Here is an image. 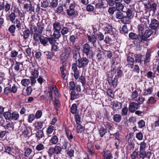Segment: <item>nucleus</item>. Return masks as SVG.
Listing matches in <instances>:
<instances>
[{
	"instance_id": "39",
	"label": "nucleus",
	"mask_w": 159,
	"mask_h": 159,
	"mask_svg": "<svg viewBox=\"0 0 159 159\" xmlns=\"http://www.w3.org/2000/svg\"><path fill=\"white\" fill-rule=\"evenodd\" d=\"M16 29V27L15 25H11L9 27L8 31L12 36H14Z\"/></svg>"
},
{
	"instance_id": "49",
	"label": "nucleus",
	"mask_w": 159,
	"mask_h": 159,
	"mask_svg": "<svg viewBox=\"0 0 159 159\" xmlns=\"http://www.w3.org/2000/svg\"><path fill=\"white\" fill-rule=\"evenodd\" d=\"M132 94L131 97L132 99H135L137 98L138 96V92L136 90H134V88L132 87Z\"/></svg>"
},
{
	"instance_id": "22",
	"label": "nucleus",
	"mask_w": 159,
	"mask_h": 159,
	"mask_svg": "<svg viewBox=\"0 0 159 159\" xmlns=\"http://www.w3.org/2000/svg\"><path fill=\"white\" fill-rule=\"evenodd\" d=\"M133 11L134 9L131 8H129L127 9V10L126 11V13L127 16H125V17L126 18V20L127 24H129V23L130 18L132 16V12Z\"/></svg>"
},
{
	"instance_id": "59",
	"label": "nucleus",
	"mask_w": 159,
	"mask_h": 159,
	"mask_svg": "<svg viewBox=\"0 0 159 159\" xmlns=\"http://www.w3.org/2000/svg\"><path fill=\"white\" fill-rule=\"evenodd\" d=\"M32 152V151L31 149L28 148L25 150L24 155L26 157H29Z\"/></svg>"
},
{
	"instance_id": "20",
	"label": "nucleus",
	"mask_w": 159,
	"mask_h": 159,
	"mask_svg": "<svg viewBox=\"0 0 159 159\" xmlns=\"http://www.w3.org/2000/svg\"><path fill=\"white\" fill-rule=\"evenodd\" d=\"M106 32L115 37L116 34L113 30V27L111 25H108L105 28Z\"/></svg>"
},
{
	"instance_id": "55",
	"label": "nucleus",
	"mask_w": 159,
	"mask_h": 159,
	"mask_svg": "<svg viewBox=\"0 0 159 159\" xmlns=\"http://www.w3.org/2000/svg\"><path fill=\"white\" fill-rule=\"evenodd\" d=\"M65 152L68 156L70 157L71 158L74 157V151L73 149H67L66 150Z\"/></svg>"
},
{
	"instance_id": "14",
	"label": "nucleus",
	"mask_w": 159,
	"mask_h": 159,
	"mask_svg": "<svg viewBox=\"0 0 159 159\" xmlns=\"http://www.w3.org/2000/svg\"><path fill=\"white\" fill-rule=\"evenodd\" d=\"M87 37L88 40L91 43L93 46L94 47H96L97 38L95 35L93 34L92 35H90L87 34Z\"/></svg>"
},
{
	"instance_id": "62",
	"label": "nucleus",
	"mask_w": 159,
	"mask_h": 159,
	"mask_svg": "<svg viewBox=\"0 0 159 159\" xmlns=\"http://www.w3.org/2000/svg\"><path fill=\"white\" fill-rule=\"evenodd\" d=\"M129 112V107L128 108L126 106L123 107L121 110V115L122 116H126L128 112Z\"/></svg>"
},
{
	"instance_id": "18",
	"label": "nucleus",
	"mask_w": 159,
	"mask_h": 159,
	"mask_svg": "<svg viewBox=\"0 0 159 159\" xmlns=\"http://www.w3.org/2000/svg\"><path fill=\"white\" fill-rule=\"evenodd\" d=\"M44 137V134L43 130H39L35 134V137L37 141L40 140Z\"/></svg>"
},
{
	"instance_id": "8",
	"label": "nucleus",
	"mask_w": 159,
	"mask_h": 159,
	"mask_svg": "<svg viewBox=\"0 0 159 159\" xmlns=\"http://www.w3.org/2000/svg\"><path fill=\"white\" fill-rule=\"evenodd\" d=\"M149 27L152 30H155L153 37L156 36L158 34V29H159L158 20L154 18L152 19Z\"/></svg>"
},
{
	"instance_id": "64",
	"label": "nucleus",
	"mask_w": 159,
	"mask_h": 159,
	"mask_svg": "<svg viewBox=\"0 0 159 159\" xmlns=\"http://www.w3.org/2000/svg\"><path fill=\"white\" fill-rule=\"evenodd\" d=\"M157 102L154 97L151 96L149 98L147 102L148 104H152L155 103Z\"/></svg>"
},
{
	"instance_id": "6",
	"label": "nucleus",
	"mask_w": 159,
	"mask_h": 159,
	"mask_svg": "<svg viewBox=\"0 0 159 159\" xmlns=\"http://www.w3.org/2000/svg\"><path fill=\"white\" fill-rule=\"evenodd\" d=\"M88 58L85 57H81L80 54L79 53L78 58L75 61V63L78 65V67L80 68L87 66L89 62Z\"/></svg>"
},
{
	"instance_id": "48",
	"label": "nucleus",
	"mask_w": 159,
	"mask_h": 159,
	"mask_svg": "<svg viewBox=\"0 0 159 159\" xmlns=\"http://www.w3.org/2000/svg\"><path fill=\"white\" fill-rule=\"evenodd\" d=\"M97 54L96 56L97 57L98 59V60L99 61H101L103 56V52L100 49L98 50L97 51Z\"/></svg>"
},
{
	"instance_id": "57",
	"label": "nucleus",
	"mask_w": 159,
	"mask_h": 159,
	"mask_svg": "<svg viewBox=\"0 0 159 159\" xmlns=\"http://www.w3.org/2000/svg\"><path fill=\"white\" fill-rule=\"evenodd\" d=\"M77 106L75 103L73 104L70 108V112L72 114H75L77 111Z\"/></svg>"
},
{
	"instance_id": "56",
	"label": "nucleus",
	"mask_w": 159,
	"mask_h": 159,
	"mask_svg": "<svg viewBox=\"0 0 159 159\" xmlns=\"http://www.w3.org/2000/svg\"><path fill=\"white\" fill-rule=\"evenodd\" d=\"M60 30H54L53 34V36L54 38L57 39H59L61 36Z\"/></svg>"
},
{
	"instance_id": "53",
	"label": "nucleus",
	"mask_w": 159,
	"mask_h": 159,
	"mask_svg": "<svg viewBox=\"0 0 159 159\" xmlns=\"http://www.w3.org/2000/svg\"><path fill=\"white\" fill-rule=\"evenodd\" d=\"M44 92L45 93V98L46 99L48 100H49V103H50L51 101L53 100V96L52 95V96L50 95V93H48L46 91H44Z\"/></svg>"
},
{
	"instance_id": "15",
	"label": "nucleus",
	"mask_w": 159,
	"mask_h": 159,
	"mask_svg": "<svg viewBox=\"0 0 159 159\" xmlns=\"http://www.w3.org/2000/svg\"><path fill=\"white\" fill-rule=\"evenodd\" d=\"M13 11L15 12L16 17H19L20 19L24 18L25 14L24 11L22 10H20L19 8L16 7L14 8Z\"/></svg>"
},
{
	"instance_id": "7",
	"label": "nucleus",
	"mask_w": 159,
	"mask_h": 159,
	"mask_svg": "<svg viewBox=\"0 0 159 159\" xmlns=\"http://www.w3.org/2000/svg\"><path fill=\"white\" fill-rule=\"evenodd\" d=\"M82 53L88 58L91 59L93 57V51L91 49L90 45L87 43L84 44L82 46Z\"/></svg>"
},
{
	"instance_id": "23",
	"label": "nucleus",
	"mask_w": 159,
	"mask_h": 159,
	"mask_svg": "<svg viewBox=\"0 0 159 159\" xmlns=\"http://www.w3.org/2000/svg\"><path fill=\"white\" fill-rule=\"evenodd\" d=\"M23 34H20V35L23 36L24 40H27L30 35V32L29 29L27 28L23 32Z\"/></svg>"
},
{
	"instance_id": "4",
	"label": "nucleus",
	"mask_w": 159,
	"mask_h": 159,
	"mask_svg": "<svg viewBox=\"0 0 159 159\" xmlns=\"http://www.w3.org/2000/svg\"><path fill=\"white\" fill-rule=\"evenodd\" d=\"M129 38L131 40H135L134 41L136 42L137 45L139 44L142 42H144V40H146V38L144 37V34H137L134 32H130L129 34Z\"/></svg>"
},
{
	"instance_id": "28",
	"label": "nucleus",
	"mask_w": 159,
	"mask_h": 159,
	"mask_svg": "<svg viewBox=\"0 0 159 159\" xmlns=\"http://www.w3.org/2000/svg\"><path fill=\"white\" fill-rule=\"evenodd\" d=\"M65 133L68 140L71 142V140L73 138V137L72 134L71 132L69 129H67L66 128L65 130Z\"/></svg>"
},
{
	"instance_id": "54",
	"label": "nucleus",
	"mask_w": 159,
	"mask_h": 159,
	"mask_svg": "<svg viewBox=\"0 0 159 159\" xmlns=\"http://www.w3.org/2000/svg\"><path fill=\"white\" fill-rule=\"evenodd\" d=\"M110 135H113L115 137V139L120 142L121 139L119 131L117 130L116 133L113 134H110Z\"/></svg>"
},
{
	"instance_id": "21",
	"label": "nucleus",
	"mask_w": 159,
	"mask_h": 159,
	"mask_svg": "<svg viewBox=\"0 0 159 159\" xmlns=\"http://www.w3.org/2000/svg\"><path fill=\"white\" fill-rule=\"evenodd\" d=\"M22 135L24 137L30 138L32 134H30V130L28 128L25 127L22 132Z\"/></svg>"
},
{
	"instance_id": "9",
	"label": "nucleus",
	"mask_w": 159,
	"mask_h": 159,
	"mask_svg": "<svg viewBox=\"0 0 159 159\" xmlns=\"http://www.w3.org/2000/svg\"><path fill=\"white\" fill-rule=\"evenodd\" d=\"M145 10L149 11H152L155 13L157 10V4L154 1L151 2L148 1L147 4H144Z\"/></svg>"
},
{
	"instance_id": "1",
	"label": "nucleus",
	"mask_w": 159,
	"mask_h": 159,
	"mask_svg": "<svg viewBox=\"0 0 159 159\" xmlns=\"http://www.w3.org/2000/svg\"><path fill=\"white\" fill-rule=\"evenodd\" d=\"M151 56V52L150 49L147 50L145 56L140 54H136L134 55L136 63L141 64L143 62L144 65H146L150 62Z\"/></svg>"
},
{
	"instance_id": "13",
	"label": "nucleus",
	"mask_w": 159,
	"mask_h": 159,
	"mask_svg": "<svg viewBox=\"0 0 159 159\" xmlns=\"http://www.w3.org/2000/svg\"><path fill=\"white\" fill-rule=\"evenodd\" d=\"M116 17L117 19H120L121 22L125 24H127L126 20V18L125 17L122 12L120 11L117 12L116 13Z\"/></svg>"
},
{
	"instance_id": "11",
	"label": "nucleus",
	"mask_w": 159,
	"mask_h": 159,
	"mask_svg": "<svg viewBox=\"0 0 159 159\" xmlns=\"http://www.w3.org/2000/svg\"><path fill=\"white\" fill-rule=\"evenodd\" d=\"M140 106L138 103L135 102L130 101L129 102V113H134L138 109Z\"/></svg>"
},
{
	"instance_id": "12",
	"label": "nucleus",
	"mask_w": 159,
	"mask_h": 159,
	"mask_svg": "<svg viewBox=\"0 0 159 159\" xmlns=\"http://www.w3.org/2000/svg\"><path fill=\"white\" fill-rule=\"evenodd\" d=\"M23 8L27 12L31 14H35V8L32 4L26 3L24 5Z\"/></svg>"
},
{
	"instance_id": "33",
	"label": "nucleus",
	"mask_w": 159,
	"mask_h": 159,
	"mask_svg": "<svg viewBox=\"0 0 159 159\" xmlns=\"http://www.w3.org/2000/svg\"><path fill=\"white\" fill-rule=\"evenodd\" d=\"M38 29L37 32L39 34H42L43 30L44 29V25L43 24L38 22L37 24Z\"/></svg>"
},
{
	"instance_id": "27",
	"label": "nucleus",
	"mask_w": 159,
	"mask_h": 159,
	"mask_svg": "<svg viewBox=\"0 0 159 159\" xmlns=\"http://www.w3.org/2000/svg\"><path fill=\"white\" fill-rule=\"evenodd\" d=\"M98 134L101 138H103L107 133V129H106L103 126L101 127L98 130Z\"/></svg>"
},
{
	"instance_id": "47",
	"label": "nucleus",
	"mask_w": 159,
	"mask_h": 159,
	"mask_svg": "<svg viewBox=\"0 0 159 159\" xmlns=\"http://www.w3.org/2000/svg\"><path fill=\"white\" fill-rule=\"evenodd\" d=\"M54 148V152L56 155H59L61 153V152L62 150L61 147L59 146H56Z\"/></svg>"
},
{
	"instance_id": "42",
	"label": "nucleus",
	"mask_w": 159,
	"mask_h": 159,
	"mask_svg": "<svg viewBox=\"0 0 159 159\" xmlns=\"http://www.w3.org/2000/svg\"><path fill=\"white\" fill-rule=\"evenodd\" d=\"M41 7L43 8H47L49 6V0H43L41 2Z\"/></svg>"
},
{
	"instance_id": "31",
	"label": "nucleus",
	"mask_w": 159,
	"mask_h": 159,
	"mask_svg": "<svg viewBox=\"0 0 159 159\" xmlns=\"http://www.w3.org/2000/svg\"><path fill=\"white\" fill-rule=\"evenodd\" d=\"M49 7L51 8H55L58 5V0H49Z\"/></svg>"
},
{
	"instance_id": "37",
	"label": "nucleus",
	"mask_w": 159,
	"mask_h": 159,
	"mask_svg": "<svg viewBox=\"0 0 159 159\" xmlns=\"http://www.w3.org/2000/svg\"><path fill=\"white\" fill-rule=\"evenodd\" d=\"M45 56L48 59L51 60L53 57L54 53L52 51H46L44 52Z\"/></svg>"
},
{
	"instance_id": "19",
	"label": "nucleus",
	"mask_w": 159,
	"mask_h": 159,
	"mask_svg": "<svg viewBox=\"0 0 159 159\" xmlns=\"http://www.w3.org/2000/svg\"><path fill=\"white\" fill-rule=\"evenodd\" d=\"M16 16L14 12H11L9 14V15L6 17V19L7 20H9L13 23H15L14 21L16 19Z\"/></svg>"
},
{
	"instance_id": "60",
	"label": "nucleus",
	"mask_w": 159,
	"mask_h": 159,
	"mask_svg": "<svg viewBox=\"0 0 159 159\" xmlns=\"http://www.w3.org/2000/svg\"><path fill=\"white\" fill-rule=\"evenodd\" d=\"M61 34L63 35L68 34V32H70L69 29L66 27L63 26L62 28H61Z\"/></svg>"
},
{
	"instance_id": "24",
	"label": "nucleus",
	"mask_w": 159,
	"mask_h": 159,
	"mask_svg": "<svg viewBox=\"0 0 159 159\" xmlns=\"http://www.w3.org/2000/svg\"><path fill=\"white\" fill-rule=\"evenodd\" d=\"M55 133L54 132L50 140V142L52 144H57L59 142V139L58 137L55 135H54Z\"/></svg>"
},
{
	"instance_id": "35",
	"label": "nucleus",
	"mask_w": 159,
	"mask_h": 159,
	"mask_svg": "<svg viewBox=\"0 0 159 159\" xmlns=\"http://www.w3.org/2000/svg\"><path fill=\"white\" fill-rule=\"evenodd\" d=\"M55 12L58 15H64L65 14V12L64 11V9L62 6H58Z\"/></svg>"
},
{
	"instance_id": "63",
	"label": "nucleus",
	"mask_w": 159,
	"mask_h": 159,
	"mask_svg": "<svg viewBox=\"0 0 159 159\" xmlns=\"http://www.w3.org/2000/svg\"><path fill=\"white\" fill-rule=\"evenodd\" d=\"M138 31L139 33V34L140 35L144 34V27L142 25H139L138 26Z\"/></svg>"
},
{
	"instance_id": "5",
	"label": "nucleus",
	"mask_w": 159,
	"mask_h": 159,
	"mask_svg": "<svg viewBox=\"0 0 159 159\" xmlns=\"http://www.w3.org/2000/svg\"><path fill=\"white\" fill-rule=\"evenodd\" d=\"M71 49L69 47L63 48V51L60 56V61L62 64H64L70 57L71 55Z\"/></svg>"
},
{
	"instance_id": "52",
	"label": "nucleus",
	"mask_w": 159,
	"mask_h": 159,
	"mask_svg": "<svg viewBox=\"0 0 159 159\" xmlns=\"http://www.w3.org/2000/svg\"><path fill=\"white\" fill-rule=\"evenodd\" d=\"M153 89L152 87H150L144 90L143 95L147 96L148 95L151 94L153 92Z\"/></svg>"
},
{
	"instance_id": "40",
	"label": "nucleus",
	"mask_w": 159,
	"mask_h": 159,
	"mask_svg": "<svg viewBox=\"0 0 159 159\" xmlns=\"http://www.w3.org/2000/svg\"><path fill=\"white\" fill-rule=\"evenodd\" d=\"M53 30H61V25L60 23L55 21L53 25Z\"/></svg>"
},
{
	"instance_id": "45",
	"label": "nucleus",
	"mask_w": 159,
	"mask_h": 159,
	"mask_svg": "<svg viewBox=\"0 0 159 159\" xmlns=\"http://www.w3.org/2000/svg\"><path fill=\"white\" fill-rule=\"evenodd\" d=\"M122 117L121 116L118 114L114 115L113 116L114 121L117 123H119L121 120Z\"/></svg>"
},
{
	"instance_id": "34",
	"label": "nucleus",
	"mask_w": 159,
	"mask_h": 159,
	"mask_svg": "<svg viewBox=\"0 0 159 159\" xmlns=\"http://www.w3.org/2000/svg\"><path fill=\"white\" fill-rule=\"evenodd\" d=\"M66 68L65 67V65L63 64L60 67V69L61 72V77L64 79H65L66 74L65 72L66 71Z\"/></svg>"
},
{
	"instance_id": "44",
	"label": "nucleus",
	"mask_w": 159,
	"mask_h": 159,
	"mask_svg": "<svg viewBox=\"0 0 159 159\" xmlns=\"http://www.w3.org/2000/svg\"><path fill=\"white\" fill-rule=\"evenodd\" d=\"M70 95V100H74L75 99L79 97V95L78 93H77L75 91V90H72Z\"/></svg>"
},
{
	"instance_id": "26",
	"label": "nucleus",
	"mask_w": 159,
	"mask_h": 159,
	"mask_svg": "<svg viewBox=\"0 0 159 159\" xmlns=\"http://www.w3.org/2000/svg\"><path fill=\"white\" fill-rule=\"evenodd\" d=\"M127 61L128 63V65L130 66L131 68H133L134 66L135 60L131 57L128 56L127 59Z\"/></svg>"
},
{
	"instance_id": "50",
	"label": "nucleus",
	"mask_w": 159,
	"mask_h": 159,
	"mask_svg": "<svg viewBox=\"0 0 159 159\" xmlns=\"http://www.w3.org/2000/svg\"><path fill=\"white\" fill-rule=\"evenodd\" d=\"M3 116L7 120H11V113L9 111H5L3 112Z\"/></svg>"
},
{
	"instance_id": "46",
	"label": "nucleus",
	"mask_w": 159,
	"mask_h": 159,
	"mask_svg": "<svg viewBox=\"0 0 159 159\" xmlns=\"http://www.w3.org/2000/svg\"><path fill=\"white\" fill-rule=\"evenodd\" d=\"M115 5L116 9L117 11H122L124 7L121 2L116 3Z\"/></svg>"
},
{
	"instance_id": "3",
	"label": "nucleus",
	"mask_w": 159,
	"mask_h": 159,
	"mask_svg": "<svg viewBox=\"0 0 159 159\" xmlns=\"http://www.w3.org/2000/svg\"><path fill=\"white\" fill-rule=\"evenodd\" d=\"M117 74L115 75L113 80L112 78L111 77H108L107 81L109 84L111 85V86L115 88L118 84V79L120 77L123 75L122 68L120 70H118L116 71Z\"/></svg>"
},
{
	"instance_id": "25",
	"label": "nucleus",
	"mask_w": 159,
	"mask_h": 159,
	"mask_svg": "<svg viewBox=\"0 0 159 159\" xmlns=\"http://www.w3.org/2000/svg\"><path fill=\"white\" fill-rule=\"evenodd\" d=\"M39 42L41 44L44 46H46L48 45V37L42 36V37L40 39Z\"/></svg>"
},
{
	"instance_id": "51",
	"label": "nucleus",
	"mask_w": 159,
	"mask_h": 159,
	"mask_svg": "<svg viewBox=\"0 0 159 159\" xmlns=\"http://www.w3.org/2000/svg\"><path fill=\"white\" fill-rule=\"evenodd\" d=\"M30 83V80L27 79H24L21 80V84L25 87L28 86Z\"/></svg>"
},
{
	"instance_id": "17",
	"label": "nucleus",
	"mask_w": 159,
	"mask_h": 159,
	"mask_svg": "<svg viewBox=\"0 0 159 159\" xmlns=\"http://www.w3.org/2000/svg\"><path fill=\"white\" fill-rule=\"evenodd\" d=\"M89 154L93 155L95 154V150L94 149V145L91 142L87 144Z\"/></svg>"
},
{
	"instance_id": "38",
	"label": "nucleus",
	"mask_w": 159,
	"mask_h": 159,
	"mask_svg": "<svg viewBox=\"0 0 159 159\" xmlns=\"http://www.w3.org/2000/svg\"><path fill=\"white\" fill-rule=\"evenodd\" d=\"M122 103L119 102H114L113 104L112 108L114 111L116 110V109H120L122 107Z\"/></svg>"
},
{
	"instance_id": "43",
	"label": "nucleus",
	"mask_w": 159,
	"mask_h": 159,
	"mask_svg": "<svg viewBox=\"0 0 159 159\" xmlns=\"http://www.w3.org/2000/svg\"><path fill=\"white\" fill-rule=\"evenodd\" d=\"M42 34H39V33H35L33 35V39L36 42H38L40 40V38L42 35Z\"/></svg>"
},
{
	"instance_id": "58",
	"label": "nucleus",
	"mask_w": 159,
	"mask_h": 159,
	"mask_svg": "<svg viewBox=\"0 0 159 159\" xmlns=\"http://www.w3.org/2000/svg\"><path fill=\"white\" fill-rule=\"evenodd\" d=\"M11 86H7L5 88L3 93L5 95L8 96L10 93H11Z\"/></svg>"
},
{
	"instance_id": "32",
	"label": "nucleus",
	"mask_w": 159,
	"mask_h": 159,
	"mask_svg": "<svg viewBox=\"0 0 159 159\" xmlns=\"http://www.w3.org/2000/svg\"><path fill=\"white\" fill-rule=\"evenodd\" d=\"M152 30L150 29H148L145 31L144 35V37L146 38V40H144V42L146 41L148 39V38L149 37L153 34V31Z\"/></svg>"
},
{
	"instance_id": "29",
	"label": "nucleus",
	"mask_w": 159,
	"mask_h": 159,
	"mask_svg": "<svg viewBox=\"0 0 159 159\" xmlns=\"http://www.w3.org/2000/svg\"><path fill=\"white\" fill-rule=\"evenodd\" d=\"M115 62H113L112 64V69L113 71H114L115 73H116V71L122 68V66L120 63H117L116 64H114Z\"/></svg>"
},
{
	"instance_id": "16",
	"label": "nucleus",
	"mask_w": 159,
	"mask_h": 159,
	"mask_svg": "<svg viewBox=\"0 0 159 159\" xmlns=\"http://www.w3.org/2000/svg\"><path fill=\"white\" fill-rule=\"evenodd\" d=\"M103 155V159H112L113 158L112 154L109 151L106 150L102 152Z\"/></svg>"
},
{
	"instance_id": "61",
	"label": "nucleus",
	"mask_w": 159,
	"mask_h": 159,
	"mask_svg": "<svg viewBox=\"0 0 159 159\" xmlns=\"http://www.w3.org/2000/svg\"><path fill=\"white\" fill-rule=\"evenodd\" d=\"M11 5V4L7 1L6 2L5 4H4V8L5 12H7L10 10Z\"/></svg>"
},
{
	"instance_id": "41",
	"label": "nucleus",
	"mask_w": 159,
	"mask_h": 159,
	"mask_svg": "<svg viewBox=\"0 0 159 159\" xmlns=\"http://www.w3.org/2000/svg\"><path fill=\"white\" fill-rule=\"evenodd\" d=\"M76 130L77 133H84V132L85 128L80 124H78Z\"/></svg>"
},
{
	"instance_id": "30",
	"label": "nucleus",
	"mask_w": 159,
	"mask_h": 159,
	"mask_svg": "<svg viewBox=\"0 0 159 159\" xmlns=\"http://www.w3.org/2000/svg\"><path fill=\"white\" fill-rule=\"evenodd\" d=\"M19 114L16 111H15L11 113V120H16L19 119Z\"/></svg>"
},
{
	"instance_id": "10",
	"label": "nucleus",
	"mask_w": 159,
	"mask_h": 159,
	"mask_svg": "<svg viewBox=\"0 0 159 159\" xmlns=\"http://www.w3.org/2000/svg\"><path fill=\"white\" fill-rule=\"evenodd\" d=\"M105 2L98 1L95 4V11L97 14H99L103 12L106 8L105 6Z\"/></svg>"
},
{
	"instance_id": "36",
	"label": "nucleus",
	"mask_w": 159,
	"mask_h": 159,
	"mask_svg": "<svg viewBox=\"0 0 159 159\" xmlns=\"http://www.w3.org/2000/svg\"><path fill=\"white\" fill-rule=\"evenodd\" d=\"M105 126L106 129H107V130H108V131L109 133L111 131L113 130V129H114V128L113 125L110 122L107 123L105 124L104 125Z\"/></svg>"
},
{
	"instance_id": "2",
	"label": "nucleus",
	"mask_w": 159,
	"mask_h": 159,
	"mask_svg": "<svg viewBox=\"0 0 159 159\" xmlns=\"http://www.w3.org/2000/svg\"><path fill=\"white\" fill-rule=\"evenodd\" d=\"M78 6L75 1L70 4L68 8L66 10L67 15L69 17L77 16L79 14L76 6Z\"/></svg>"
}]
</instances>
